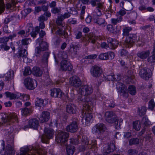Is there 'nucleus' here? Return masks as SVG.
<instances>
[{"label": "nucleus", "instance_id": "f257e3e1", "mask_svg": "<svg viewBox=\"0 0 155 155\" xmlns=\"http://www.w3.org/2000/svg\"><path fill=\"white\" fill-rule=\"evenodd\" d=\"M19 153L16 155H46L42 150L36 147H25L21 148Z\"/></svg>", "mask_w": 155, "mask_h": 155}, {"label": "nucleus", "instance_id": "f03ea898", "mask_svg": "<svg viewBox=\"0 0 155 155\" xmlns=\"http://www.w3.org/2000/svg\"><path fill=\"white\" fill-rule=\"evenodd\" d=\"M17 115L15 113H0V123L2 124L6 122L11 123L15 122H18Z\"/></svg>", "mask_w": 155, "mask_h": 155}, {"label": "nucleus", "instance_id": "7ed1b4c3", "mask_svg": "<svg viewBox=\"0 0 155 155\" xmlns=\"http://www.w3.org/2000/svg\"><path fill=\"white\" fill-rule=\"evenodd\" d=\"M105 118L106 120L109 123H115L116 129L120 128V125L118 124V118L113 112L109 111L106 112L105 114Z\"/></svg>", "mask_w": 155, "mask_h": 155}, {"label": "nucleus", "instance_id": "20e7f679", "mask_svg": "<svg viewBox=\"0 0 155 155\" xmlns=\"http://www.w3.org/2000/svg\"><path fill=\"white\" fill-rule=\"evenodd\" d=\"M42 39L39 38L38 39L36 42L38 43L39 46L36 48L35 49V55L38 56L41 51L46 50L48 48V44L47 42L42 41Z\"/></svg>", "mask_w": 155, "mask_h": 155}, {"label": "nucleus", "instance_id": "39448f33", "mask_svg": "<svg viewBox=\"0 0 155 155\" xmlns=\"http://www.w3.org/2000/svg\"><path fill=\"white\" fill-rule=\"evenodd\" d=\"M69 136V134L65 132L60 131L58 132L56 137L55 140L58 143H60L61 145L64 144L66 145V142Z\"/></svg>", "mask_w": 155, "mask_h": 155}, {"label": "nucleus", "instance_id": "423d86ee", "mask_svg": "<svg viewBox=\"0 0 155 155\" xmlns=\"http://www.w3.org/2000/svg\"><path fill=\"white\" fill-rule=\"evenodd\" d=\"M44 131L45 134L42 136L41 140L44 143H48L49 142V139H51L53 137V130L51 129L45 128Z\"/></svg>", "mask_w": 155, "mask_h": 155}, {"label": "nucleus", "instance_id": "0eeeda50", "mask_svg": "<svg viewBox=\"0 0 155 155\" xmlns=\"http://www.w3.org/2000/svg\"><path fill=\"white\" fill-rule=\"evenodd\" d=\"M91 110L89 109H85L84 108H83V110H82V115L83 116V120H85L86 121L85 124L86 125H88V123L90 122L92 119L91 114L90 112L93 110L91 105Z\"/></svg>", "mask_w": 155, "mask_h": 155}, {"label": "nucleus", "instance_id": "6e6552de", "mask_svg": "<svg viewBox=\"0 0 155 155\" xmlns=\"http://www.w3.org/2000/svg\"><path fill=\"white\" fill-rule=\"evenodd\" d=\"M24 84L27 89L32 90L37 86V82L35 80H33L32 78L28 77L24 80Z\"/></svg>", "mask_w": 155, "mask_h": 155}, {"label": "nucleus", "instance_id": "1a4fd4ad", "mask_svg": "<svg viewBox=\"0 0 155 155\" xmlns=\"http://www.w3.org/2000/svg\"><path fill=\"white\" fill-rule=\"evenodd\" d=\"M106 130V127L102 123L98 124L94 126L92 129V132L93 134H98L103 133Z\"/></svg>", "mask_w": 155, "mask_h": 155}, {"label": "nucleus", "instance_id": "9d476101", "mask_svg": "<svg viewBox=\"0 0 155 155\" xmlns=\"http://www.w3.org/2000/svg\"><path fill=\"white\" fill-rule=\"evenodd\" d=\"M137 36L135 34H130L127 35L125 40V44L127 47H132L137 41Z\"/></svg>", "mask_w": 155, "mask_h": 155}, {"label": "nucleus", "instance_id": "9b49d317", "mask_svg": "<svg viewBox=\"0 0 155 155\" xmlns=\"http://www.w3.org/2000/svg\"><path fill=\"white\" fill-rule=\"evenodd\" d=\"M80 94L78 98L79 102L80 103H82L83 105V108H84L85 109H89L91 110V101L88 102L85 99V95Z\"/></svg>", "mask_w": 155, "mask_h": 155}, {"label": "nucleus", "instance_id": "f8f14e48", "mask_svg": "<svg viewBox=\"0 0 155 155\" xmlns=\"http://www.w3.org/2000/svg\"><path fill=\"white\" fill-rule=\"evenodd\" d=\"M116 86L118 92L121 95L125 97H127L128 96V94L126 91L127 87L125 85L121 82H117Z\"/></svg>", "mask_w": 155, "mask_h": 155}, {"label": "nucleus", "instance_id": "ddd939ff", "mask_svg": "<svg viewBox=\"0 0 155 155\" xmlns=\"http://www.w3.org/2000/svg\"><path fill=\"white\" fill-rule=\"evenodd\" d=\"M79 91L81 94L87 96L92 93L93 89L91 87L88 85H83L80 87Z\"/></svg>", "mask_w": 155, "mask_h": 155}, {"label": "nucleus", "instance_id": "4468645a", "mask_svg": "<svg viewBox=\"0 0 155 155\" xmlns=\"http://www.w3.org/2000/svg\"><path fill=\"white\" fill-rule=\"evenodd\" d=\"M5 143L4 141L2 143V145L3 149V150L4 151L5 155H14L15 153V151L14 150L13 146H11L9 144H8L5 148Z\"/></svg>", "mask_w": 155, "mask_h": 155}, {"label": "nucleus", "instance_id": "2eb2a0df", "mask_svg": "<svg viewBox=\"0 0 155 155\" xmlns=\"http://www.w3.org/2000/svg\"><path fill=\"white\" fill-rule=\"evenodd\" d=\"M70 83L71 85L78 88L82 84V82L78 77L74 76L70 78Z\"/></svg>", "mask_w": 155, "mask_h": 155}, {"label": "nucleus", "instance_id": "dca6fc26", "mask_svg": "<svg viewBox=\"0 0 155 155\" xmlns=\"http://www.w3.org/2000/svg\"><path fill=\"white\" fill-rule=\"evenodd\" d=\"M78 120L73 121L71 124L67 127L66 128V130L71 133L76 132L78 128Z\"/></svg>", "mask_w": 155, "mask_h": 155}, {"label": "nucleus", "instance_id": "f3484780", "mask_svg": "<svg viewBox=\"0 0 155 155\" xmlns=\"http://www.w3.org/2000/svg\"><path fill=\"white\" fill-rule=\"evenodd\" d=\"M91 73L93 77H99L101 73V68L96 65L92 66L91 69Z\"/></svg>", "mask_w": 155, "mask_h": 155}, {"label": "nucleus", "instance_id": "a211bd4d", "mask_svg": "<svg viewBox=\"0 0 155 155\" xmlns=\"http://www.w3.org/2000/svg\"><path fill=\"white\" fill-rule=\"evenodd\" d=\"M68 55L66 52L64 51L59 52L57 57L54 56V58L56 63L58 64L59 61H64L66 60Z\"/></svg>", "mask_w": 155, "mask_h": 155}, {"label": "nucleus", "instance_id": "6ab92c4d", "mask_svg": "<svg viewBox=\"0 0 155 155\" xmlns=\"http://www.w3.org/2000/svg\"><path fill=\"white\" fill-rule=\"evenodd\" d=\"M60 64L61 69L62 71H70L72 68V66L71 64L66 60H64V61H61Z\"/></svg>", "mask_w": 155, "mask_h": 155}, {"label": "nucleus", "instance_id": "aec40b11", "mask_svg": "<svg viewBox=\"0 0 155 155\" xmlns=\"http://www.w3.org/2000/svg\"><path fill=\"white\" fill-rule=\"evenodd\" d=\"M51 95L54 97L60 98L64 95L61 90L59 88H54L50 90Z\"/></svg>", "mask_w": 155, "mask_h": 155}, {"label": "nucleus", "instance_id": "412c9836", "mask_svg": "<svg viewBox=\"0 0 155 155\" xmlns=\"http://www.w3.org/2000/svg\"><path fill=\"white\" fill-rule=\"evenodd\" d=\"M50 118V113L48 111H43L40 115L39 120L41 123H43L48 121Z\"/></svg>", "mask_w": 155, "mask_h": 155}, {"label": "nucleus", "instance_id": "4be33fe9", "mask_svg": "<svg viewBox=\"0 0 155 155\" xmlns=\"http://www.w3.org/2000/svg\"><path fill=\"white\" fill-rule=\"evenodd\" d=\"M149 70L146 68H143L140 71L139 74L141 78L144 79H147L151 77L148 73Z\"/></svg>", "mask_w": 155, "mask_h": 155}, {"label": "nucleus", "instance_id": "5701e85b", "mask_svg": "<svg viewBox=\"0 0 155 155\" xmlns=\"http://www.w3.org/2000/svg\"><path fill=\"white\" fill-rule=\"evenodd\" d=\"M115 149V146L113 144H110V145H106L104 149V155H107L110 153L112 152Z\"/></svg>", "mask_w": 155, "mask_h": 155}, {"label": "nucleus", "instance_id": "b1692460", "mask_svg": "<svg viewBox=\"0 0 155 155\" xmlns=\"http://www.w3.org/2000/svg\"><path fill=\"white\" fill-rule=\"evenodd\" d=\"M107 41H108L110 49H114L117 48L118 45V42L116 40L109 38Z\"/></svg>", "mask_w": 155, "mask_h": 155}, {"label": "nucleus", "instance_id": "393cba45", "mask_svg": "<svg viewBox=\"0 0 155 155\" xmlns=\"http://www.w3.org/2000/svg\"><path fill=\"white\" fill-rule=\"evenodd\" d=\"M150 50L143 51H139L137 53V56L142 59H144L147 58L150 54Z\"/></svg>", "mask_w": 155, "mask_h": 155}, {"label": "nucleus", "instance_id": "a878e982", "mask_svg": "<svg viewBox=\"0 0 155 155\" xmlns=\"http://www.w3.org/2000/svg\"><path fill=\"white\" fill-rule=\"evenodd\" d=\"M66 110L67 112L70 114H74L76 113L75 106L72 104H69L67 105Z\"/></svg>", "mask_w": 155, "mask_h": 155}, {"label": "nucleus", "instance_id": "bb28decb", "mask_svg": "<svg viewBox=\"0 0 155 155\" xmlns=\"http://www.w3.org/2000/svg\"><path fill=\"white\" fill-rule=\"evenodd\" d=\"M28 124L30 127L36 129L38 126L39 122L36 119H33L29 121Z\"/></svg>", "mask_w": 155, "mask_h": 155}, {"label": "nucleus", "instance_id": "cd10ccee", "mask_svg": "<svg viewBox=\"0 0 155 155\" xmlns=\"http://www.w3.org/2000/svg\"><path fill=\"white\" fill-rule=\"evenodd\" d=\"M32 72L34 75L38 77L41 76L43 73L42 71L40 68L36 67H33Z\"/></svg>", "mask_w": 155, "mask_h": 155}, {"label": "nucleus", "instance_id": "c85d7f7f", "mask_svg": "<svg viewBox=\"0 0 155 155\" xmlns=\"http://www.w3.org/2000/svg\"><path fill=\"white\" fill-rule=\"evenodd\" d=\"M27 51L24 49H21L18 53V56L19 57L23 58L24 61L26 63L28 62L26 61V60L27 59Z\"/></svg>", "mask_w": 155, "mask_h": 155}, {"label": "nucleus", "instance_id": "c756f323", "mask_svg": "<svg viewBox=\"0 0 155 155\" xmlns=\"http://www.w3.org/2000/svg\"><path fill=\"white\" fill-rule=\"evenodd\" d=\"M96 38L94 34L92 33H89L86 37V39L87 40L88 42L91 41V42L92 43H95Z\"/></svg>", "mask_w": 155, "mask_h": 155}, {"label": "nucleus", "instance_id": "7c9ffc66", "mask_svg": "<svg viewBox=\"0 0 155 155\" xmlns=\"http://www.w3.org/2000/svg\"><path fill=\"white\" fill-rule=\"evenodd\" d=\"M4 75L5 80L7 81H9L13 78V72L12 71H8Z\"/></svg>", "mask_w": 155, "mask_h": 155}, {"label": "nucleus", "instance_id": "2f4dec72", "mask_svg": "<svg viewBox=\"0 0 155 155\" xmlns=\"http://www.w3.org/2000/svg\"><path fill=\"white\" fill-rule=\"evenodd\" d=\"M151 135L152 134L150 132H147L143 138V140H145L144 141L146 144H148L151 140L152 139Z\"/></svg>", "mask_w": 155, "mask_h": 155}, {"label": "nucleus", "instance_id": "473e14b6", "mask_svg": "<svg viewBox=\"0 0 155 155\" xmlns=\"http://www.w3.org/2000/svg\"><path fill=\"white\" fill-rule=\"evenodd\" d=\"M66 149L68 155H72L75 150V147L72 146H67Z\"/></svg>", "mask_w": 155, "mask_h": 155}, {"label": "nucleus", "instance_id": "72a5a7b5", "mask_svg": "<svg viewBox=\"0 0 155 155\" xmlns=\"http://www.w3.org/2000/svg\"><path fill=\"white\" fill-rule=\"evenodd\" d=\"M125 9L127 11H131L133 8V6L132 3L129 1L126 2L125 4Z\"/></svg>", "mask_w": 155, "mask_h": 155}, {"label": "nucleus", "instance_id": "f704fd0d", "mask_svg": "<svg viewBox=\"0 0 155 155\" xmlns=\"http://www.w3.org/2000/svg\"><path fill=\"white\" fill-rule=\"evenodd\" d=\"M104 103L105 106L107 107L113 108L115 106V104L112 101L106 100Z\"/></svg>", "mask_w": 155, "mask_h": 155}, {"label": "nucleus", "instance_id": "c9c22d12", "mask_svg": "<svg viewBox=\"0 0 155 155\" xmlns=\"http://www.w3.org/2000/svg\"><path fill=\"white\" fill-rule=\"evenodd\" d=\"M49 53L48 52H45L43 56L42 62L45 65L47 64L48 58L49 56Z\"/></svg>", "mask_w": 155, "mask_h": 155}, {"label": "nucleus", "instance_id": "e433bc0d", "mask_svg": "<svg viewBox=\"0 0 155 155\" xmlns=\"http://www.w3.org/2000/svg\"><path fill=\"white\" fill-rule=\"evenodd\" d=\"M141 123L142 124L146 126L149 125L151 124L150 121L146 116L144 117L143 118Z\"/></svg>", "mask_w": 155, "mask_h": 155}, {"label": "nucleus", "instance_id": "4c0bfd02", "mask_svg": "<svg viewBox=\"0 0 155 155\" xmlns=\"http://www.w3.org/2000/svg\"><path fill=\"white\" fill-rule=\"evenodd\" d=\"M128 91L132 95H135L136 93V87L133 85H130L128 88Z\"/></svg>", "mask_w": 155, "mask_h": 155}, {"label": "nucleus", "instance_id": "58836bf2", "mask_svg": "<svg viewBox=\"0 0 155 155\" xmlns=\"http://www.w3.org/2000/svg\"><path fill=\"white\" fill-rule=\"evenodd\" d=\"M123 18L121 16H119L117 18L111 19V23L114 25H116L118 23L122 21Z\"/></svg>", "mask_w": 155, "mask_h": 155}, {"label": "nucleus", "instance_id": "ea45409f", "mask_svg": "<svg viewBox=\"0 0 155 155\" xmlns=\"http://www.w3.org/2000/svg\"><path fill=\"white\" fill-rule=\"evenodd\" d=\"M35 105L36 106L43 107H44V101L41 99L37 98L35 103Z\"/></svg>", "mask_w": 155, "mask_h": 155}, {"label": "nucleus", "instance_id": "a19ab883", "mask_svg": "<svg viewBox=\"0 0 155 155\" xmlns=\"http://www.w3.org/2000/svg\"><path fill=\"white\" fill-rule=\"evenodd\" d=\"M139 143V140L137 138H131L129 141V144L130 145L137 144Z\"/></svg>", "mask_w": 155, "mask_h": 155}, {"label": "nucleus", "instance_id": "79ce46f5", "mask_svg": "<svg viewBox=\"0 0 155 155\" xmlns=\"http://www.w3.org/2000/svg\"><path fill=\"white\" fill-rule=\"evenodd\" d=\"M146 110V108L145 107L142 106L140 108H138V113L140 116L143 115L145 114Z\"/></svg>", "mask_w": 155, "mask_h": 155}, {"label": "nucleus", "instance_id": "37998d69", "mask_svg": "<svg viewBox=\"0 0 155 155\" xmlns=\"http://www.w3.org/2000/svg\"><path fill=\"white\" fill-rule=\"evenodd\" d=\"M94 22L100 25H103L105 23L104 19L101 18L94 19Z\"/></svg>", "mask_w": 155, "mask_h": 155}, {"label": "nucleus", "instance_id": "c03bdc74", "mask_svg": "<svg viewBox=\"0 0 155 155\" xmlns=\"http://www.w3.org/2000/svg\"><path fill=\"white\" fill-rule=\"evenodd\" d=\"M17 1V0H12L11 3H8L6 4V8L7 9H9L13 6H14L18 3Z\"/></svg>", "mask_w": 155, "mask_h": 155}, {"label": "nucleus", "instance_id": "a18cd8bd", "mask_svg": "<svg viewBox=\"0 0 155 155\" xmlns=\"http://www.w3.org/2000/svg\"><path fill=\"white\" fill-rule=\"evenodd\" d=\"M140 122L138 120H137L133 123L134 128L137 130H139L140 129L141 126Z\"/></svg>", "mask_w": 155, "mask_h": 155}, {"label": "nucleus", "instance_id": "49530a36", "mask_svg": "<svg viewBox=\"0 0 155 155\" xmlns=\"http://www.w3.org/2000/svg\"><path fill=\"white\" fill-rule=\"evenodd\" d=\"M99 58L102 60H106L108 59L109 58L108 53H102L99 55Z\"/></svg>", "mask_w": 155, "mask_h": 155}, {"label": "nucleus", "instance_id": "de8ad7c7", "mask_svg": "<svg viewBox=\"0 0 155 155\" xmlns=\"http://www.w3.org/2000/svg\"><path fill=\"white\" fill-rule=\"evenodd\" d=\"M132 30V28L131 27H126L123 29V35L124 36H127L129 35V34L130 31Z\"/></svg>", "mask_w": 155, "mask_h": 155}, {"label": "nucleus", "instance_id": "09e8293b", "mask_svg": "<svg viewBox=\"0 0 155 155\" xmlns=\"http://www.w3.org/2000/svg\"><path fill=\"white\" fill-rule=\"evenodd\" d=\"M32 73L30 67H27L25 68L23 74L25 76L29 75Z\"/></svg>", "mask_w": 155, "mask_h": 155}, {"label": "nucleus", "instance_id": "8fccbe9b", "mask_svg": "<svg viewBox=\"0 0 155 155\" xmlns=\"http://www.w3.org/2000/svg\"><path fill=\"white\" fill-rule=\"evenodd\" d=\"M40 31L39 28L38 26H37L35 28V31H33L31 33V36L35 38L36 37L37 34Z\"/></svg>", "mask_w": 155, "mask_h": 155}, {"label": "nucleus", "instance_id": "3c124183", "mask_svg": "<svg viewBox=\"0 0 155 155\" xmlns=\"http://www.w3.org/2000/svg\"><path fill=\"white\" fill-rule=\"evenodd\" d=\"M66 97L68 100L71 101L74 98V93L71 91L70 93H68L66 95Z\"/></svg>", "mask_w": 155, "mask_h": 155}, {"label": "nucleus", "instance_id": "603ef678", "mask_svg": "<svg viewBox=\"0 0 155 155\" xmlns=\"http://www.w3.org/2000/svg\"><path fill=\"white\" fill-rule=\"evenodd\" d=\"M106 78L107 79L108 81H114L115 79H116V78L114 77V74H112L111 75H108L106 76Z\"/></svg>", "mask_w": 155, "mask_h": 155}, {"label": "nucleus", "instance_id": "864d4df0", "mask_svg": "<svg viewBox=\"0 0 155 155\" xmlns=\"http://www.w3.org/2000/svg\"><path fill=\"white\" fill-rule=\"evenodd\" d=\"M64 31L62 29L60 28H58L56 30L55 34L59 36L62 35H64Z\"/></svg>", "mask_w": 155, "mask_h": 155}, {"label": "nucleus", "instance_id": "5fc2aeb1", "mask_svg": "<svg viewBox=\"0 0 155 155\" xmlns=\"http://www.w3.org/2000/svg\"><path fill=\"white\" fill-rule=\"evenodd\" d=\"M127 152L131 155H137L138 151L136 150L130 149L128 150Z\"/></svg>", "mask_w": 155, "mask_h": 155}, {"label": "nucleus", "instance_id": "6e6d98bb", "mask_svg": "<svg viewBox=\"0 0 155 155\" xmlns=\"http://www.w3.org/2000/svg\"><path fill=\"white\" fill-rule=\"evenodd\" d=\"M5 10V5L3 0H0V14L3 12Z\"/></svg>", "mask_w": 155, "mask_h": 155}, {"label": "nucleus", "instance_id": "4d7b16f0", "mask_svg": "<svg viewBox=\"0 0 155 155\" xmlns=\"http://www.w3.org/2000/svg\"><path fill=\"white\" fill-rule=\"evenodd\" d=\"M21 109V112L22 115H26L30 112V110L27 108H25L24 109Z\"/></svg>", "mask_w": 155, "mask_h": 155}, {"label": "nucleus", "instance_id": "13d9d810", "mask_svg": "<svg viewBox=\"0 0 155 155\" xmlns=\"http://www.w3.org/2000/svg\"><path fill=\"white\" fill-rule=\"evenodd\" d=\"M147 60L148 62H155V56L154 53H153V55L149 57Z\"/></svg>", "mask_w": 155, "mask_h": 155}, {"label": "nucleus", "instance_id": "bf43d9fd", "mask_svg": "<svg viewBox=\"0 0 155 155\" xmlns=\"http://www.w3.org/2000/svg\"><path fill=\"white\" fill-rule=\"evenodd\" d=\"M155 106V103L154 102V101L152 99L149 102V108L152 110Z\"/></svg>", "mask_w": 155, "mask_h": 155}, {"label": "nucleus", "instance_id": "052dcab7", "mask_svg": "<svg viewBox=\"0 0 155 155\" xmlns=\"http://www.w3.org/2000/svg\"><path fill=\"white\" fill-rule=\"evenodd\" d=\"M126 13V12L124 10L121 9L119 12H117L116 13L117 16L120 15V16H122L124 15Z\"/></svg>", "mask_w": 155, "mask_h": 155}, {"label": "nucleus", "instance_id": "680f3d73", "mask_svg": "<svg viewBox=\"0 0 155 155\" xmlns=\"http://www.w3.org/2000/svg\"><path fill=\"white\" fill-rule=\"evenodd\" d=\"M101 47L104 49H110V48L109 45V43L108 44H107L106 43L104 42H103L101 43Z\"/></svg>", "mask_w": 155, "mask_h": 155}, {"label": "nucleus", "instance_id": "e2e57ef3", "mask_svg": "<svg viewBox=\"0 0 155 155\" xmlns=\"http://www.w3.org/2000/svg\"><path fill=\"white\" fill-rule=\"evenodd\" d=\"M70 143H72L74 145H77L78 144L79 142L77 138L76 139H70Z\"/></svg>", "mask_w": 155, "mask_h": 155}, {"label": "nucleus", "instance_id": "0e129e2a", "mask_svg": "<svg viewBox=\"0 0 155 155\" xmlns=\"http://www.w3.org/2000/svg\"><path fill=\"white\" fill-rule=\"evenodd\" d=\"M123 136L125 138H130L131 136V133L129 132L124 133Z\"/></svg>", "mask_w": 155, "mask_h": 155}, {"label": "nucleus", "instance_id": "69168bd1", "mask_svg": "<svg viewBox=\"0 0 155 155\" xmlns=\"http://www.w3.org/2000/svg\"><path fill=\"white\" fill-rule=\"evenodd\" d=\"M62 17H63L60 16L56 20V22L58 25H61L62 21L64 20L62 19Z\"/></svg>", "mask_w": 155, "mask_h": 155}, {"label": "nucleus", "instance_id": "338daca9", "mask_svg": "<svg viewBox=\"0 0 155 155\" xmlns=\"http://www.w3.org/2000/svg\"><path fill=\"white\" fill-rule=\"evenodd\" d=\"M8 41L7 37H3L0 38V43H5Z\"/></svg>", "mask_w": 155, "mask_h": 155}, {"label": "nucleus", "instance_id": "774afa93", "mask_svg": "<svg viewBox=\"0 0 155 155\" xmlns=\"http://www.w3.org/2000/svg\"><path fill=\"white\" fill-rule=\"evenodd\" d=\"M60 12V10L57 7H54L52 8L51 12L54 14L58 13Z\"/></svg>", "mask_w": 155, "mask_h": 155}]
</instances>
